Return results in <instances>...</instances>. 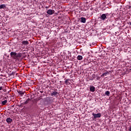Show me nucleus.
Returning <instances> with one entry per match:
<instances>
[{"label":"nucleus","mask_w":131,"mask_h":131,"mask_svg":"<svg viewBox=\"0 0 131 131\" xmlns=\"http://www.w3.org/2000/svg\"><path fill=\"white\" fill-rule=\"evenodd\" d=\"M22 43H23V45L27 46V45H29V42H28V41H27V40H26V41L24 40V41H23Z\"/></svg>","instance_id":"obj_10"},{"label":"nucleus","mask_w":131,"mask_h":131,"mask_svg":"<svg viewBox=\"0 0 131 131\" xmlns=\"http://www.w3.org/2000/svg\"><path fill=\"white\" fill-rule=\"evenodd\" d=\"M48 7H46V9H48Z\"/></svg>","instance_id":"obj_23"},{"label":"nucleus","mask_w":131,"mask_h":131,"mask_svg":"<svg viewBox=\"0 0 131 131\" xmlns=\"http://www.w3.org/2000/svg\"><path fill=\"white\" fill-rule=\"evenodd\" d=\"M107 74H109V72H108V71H106L105 73H103L102 75L101 76L102 77H104L105 76H107Z\"/></svg>","instance_id":"obj_11"},{"label":"nucleus","mask_w":131,"mask_h":131,"mask_svg":"<svg viewBox=\"0 0 131 131\" xmlns=\"http://www.w3.org/2000/svg\"><path fill=\"white\" fill-rule=\"evenodd\" d=\"M29 102V101L28 100H26L25 102V104H28V103Z\"/></svg>","instance_id":"obj_18"},{"label":"nucleus","mask_w":131,"mask_h":131,"mask_svg":"<svg viewBox=\"0 0 131 131\" xmlns=\"http://www.w3.org/2000/svg\"><path fill=\"white\" fill-rule=\"evenodd\" d=\"M82 56L81 55H78L77 57V60H82Z\"/></svg>","instance_id":"obj_16"},{"label":"nucleus","mask_w":131,"mask_h":131,"mask_svg":"<svg viewBox=\"0 0 131 131\" xmlns=\"http://www.w3.org/2000/svg\"><path fill=\"white\" fill-rule=\"evenodd\" d=\"M41 94H42L43 92H41Z\"/></svg>","instance_id":"obj_24"},{"label":"nucleus","mask_w":131,"mask_h":131,"mask_svg":"<svg viewBox=\"0 0 131 131\" xmlns=\"http://www.w3.org/2000/svg\"><path fill=\"white\" fill-rule=\"evenodd\" d=\"M7 102H8L7 100L2 101V105H3V106H5L6 105V104H7Z\"/></svg>","instance_id":"obj_15"},{"label":"nucleus","mask_w":131,"mask_h":131,"mask_svg":"<svg viewBox=\"0 0 131 131\" xmlns=\"http://www.w3.org/2000/svg\"><path fill=\"white\" fill-rule=\"evenodd\" d=\"M96 90V88L93 85H91L90 88V92H92V93H95V91Z\"/></svg>","instance_id":"obj_6"},{"label":"nucleus","mask_w":131,"mask_h":131,"mask_svg":"<svg viewBox=\"0 0 131 131\" xmlns=\"http://www.w3.org/2000/svg\"><path fill=\"white\" fill-rule=\"evenodd\" d=\"M6 122H7L8 124H11V123L13 122V119H11L10 118H7L6 119Z\"/></svg>","instance_id":"obj_5"},{"label":"nucleus","mask_w":131,"mask_h":131,"mask_svg":"<svg viewBox=\"0 0 131 131\" xmlns=\"http://www.w3.org/2000/svg\"><path fill=\"white\" fill-rule=\"evenodd\" d=\"M47 13L48 15H53V14H55V10L49 9L47 11Z\"/></svg>","instance_id":"obj_3"},{"label":"nucleus","mask_w":131,"mask_h":131,"mask_svg":"<svg viewBox=\"0 0 131 131\" xmlns=\"http://www.w3.org/2000/svg\"><path fill=\"white\" fill-rule=\"evenodd\" d=\"M128 130L131 131V126H129V128Z\"/></svg>","instance_id":"obj_21"},{"label":"nucleus","mask_w":131,"mask_h":131,"mask_svg":"<svg viewBox=\"0 0 131 131\" xmlns=\"http://www.w3.org/2000/svg\"><path fill=\"white\" fill-rule=\"evenodd\" d=\"M104 95L105 96H107V97H109L110 96V91H106L104 93Z\"/></svg>","instance_id":"obj_14"},{"label":"nucleus","mask_w":131,"mask_h":131,"mask_svg":"<svg viewBox=\"0 0 131 131\" xmlns=\"http://www.w3.org/2000/svg\"><path fill=\"white\" fill-rule=\"evenodd\" d=\"M16 56H17V53H16V52H12L10 53V56L12 58L16 59Z\"/></svg>","instance_id":"obj_4"},{"label":"nucleus","mask_w":131,"mask_h":131,"mask_svg":"<svg viewBox=\"0 0 131 131\" xmlns=\"http://www.w3.org/2000/svg\"><path fill=\"white\" fill-rule=\"evenodd\" d=\"M80 19L81 23H85L86 22V18L85 17H82Z\"/></svg>","instance_id":"obj_8"},{"label":"nucleus","mask_w":131,"mask_h":131,"mask_svg":"<svg viewBox=\"0 0 131 131\" xmlns=\"http://www.w3.org/2000/svg\"><path fill=\"white\" fill-rule=\"evenodd\" d=\"M110 16V13H106L102 14L100 17L99 18L102 21H105V19H108V16Z\"/></svg>","instance_id":"obj_1"},{"label":"nucleus","mask_w":131,"mask_h":131,"mask_svg":"<svg viewBox=\"0 0 131 131\" xmlns=\"http://www.w3.org/2000/svg\"><path fill=\"white\" fill-rule=\"evenodd\" d=\"M92 115L93 116L94 119H96V118H100V117L102 116V114H101V113L95 114L93 113Z\"/></svg>","instance_id":"obj_2"},{"label":"nucleus","mask_w":131,"mask_h":131,"mask_svg":"<svg viewBox=\"0 0 131 131\" xmlns=\"http://www.w3.org/2000/svg\"><path fill=\"white\" fill-rule=\"evenodd\" d=\"M3 90V86H0V91H2Z\"/></svg>","instance_id":"obj_19"},{"label":"nucleus","mask_w":131,"mask_h":131,"mask_svg":"<svg viewBox=\"0 0 131 131\" xmlns=\"http://www.w3.org/2000/svg\"><path fill=\"white\" fill-rule=\"evenodd\" d=\"M21 56H22V54H21L20 53H18V54L16 53L15 59H17V58H21Z\"/></svg>","instance_id":"obj_13"},{"label":"nucleus","mask_w":131,"mask_h":131,"mask_svg":"<svg viewBox=\"0 0 131 131\" xmlns=\"http://www.w3.org/2000/svg\"><path fill=\"white\" fill-rule=\"evenodd\" d=\"M11 75H15V73H12Z\"/></svg>","instance_id":"obj_22"},{"label":"nucleus","mask_w":131,"mask_h":131,"mask_svg":"<svg viewBox=\"0 0 131 131\" xmlns=\"http://www.w3.org/2000/svg\"><path fill=\"white\" fill-rule=\"evenodd\" d=\"M31 99H30V98H28V99H27V100H28L29 102V101H31Z\"/></svg>","instance_id":"obj_20"},{"label":"nucleus","mask_w":131,"mask_h":131,"mask_svg":"<svg viewBox=\"0 0 131 131\" xmlns=\"http://www.w3.org/2000/svg\"><path fill=\"white\" fill-rule=\"evenodd\" d=\"M64 79L66 80V81H64V83L67 85H68L71 84V82H70V79Z\"/></svg>","instance_id":"obj_7"},{"label":"nucleus","mask_w":131,"mask_h":131,"mask_svg":"<svg viewBox=\"0 0 131 131\" xmlns=\"http://www.w3.org/2000/svg\"><path fill=\"white\" fill-rule=\"evenodd\" d=\"M18 94L19 95V96H21V97L24 95V92L21 91H17Z\"/></svg>","instance_id":"obj_9"},{"label":"nucleus","mask_w":131,"mask_h":131,"mask_svg":"<svg viewBox=\"0 0 131 131\" xmlns=\"http://www.w3.org/2000/svg\"><path fill=\"white\" fill-rule=\"evenodd\" d=\"M4 8H6V5L5 4L0 5V9H4Z\"/></svg>","instance_id":"obj_17"},{"label":"nucleus","mask_w":131,"mask_h":131,"mask_svg":"<svg viewBox=\"0 0 131 131\" xmlns=\"http://www.w3.org/2000/svg\"><path fill=\"white\" fill-rule=\"evenodd\" d=\"M58 92L54 91L51 93V96H57V95H58Z\"/></svg>","instance_id":"obj_12"},{"label":"nucleus","mask_w":131,"mask_h":131,"mask_svg":"<svg viewBox=\"0 0 131 131\" xmlns=\"http://www.w3.org/2000/svg\"><path fill=\"white\" fill-rule=\"evenodd\" d=\"M130 25H131V23H130Z\"/></svg>","instance_id":"obj_25"}]
</instances>
